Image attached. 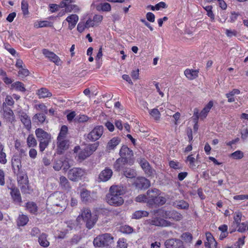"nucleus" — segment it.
<instances>
[{
	"instance_id": "obj_1",
	"label": "nucleus",
	"mask_w": 248,
	"mask_h": 248,
	"mask_svg": "<svg viewBox=\"0 0 248 248\" xmlns=\"http://www.w3.org/2000/svg\"><path fill=\"white\" fill-rule=\"evenodd\" d=\"M124 193L123 187L118 186H112L109 188V192L106 195L107 202L111 205L118 206L124 203V200L121 197Z\"/></svg>"
},
{
	"instance_id": "obj_2",
	"label": "nucleus",
	"mask_w": 248,
	"mask_h": 248,
	"mask_svg": "<svg viewBox=\"0 0 248 248\" xmlns=\"http://www.w3.org/2000/svg\"><path fill=\"white\" fill-rule=\"evenodd\" d=\"M80 217L85 222L86 227L88 229L93 228L97 220L96 216L92 215L91 210L88 208H84L77 219H79Z\"/></svg>"
},
{
	"instance_id": "obj_3",
	"label": "nucleus",
	"mask_w": 248,
	"mask_h": 248,
	"mask_svg": "<svg viewBox=\"0 0 248 248\" xmlns=\"http://www.w3.org/2000/svg\"><path fill=\"white\" fill-rule=\"evenodd\" d=\"M113 239L111 234L106 233L95 237L93 243L95 247H108L113 243Z\"/></svg>"
},
{
	"instance_id": "obj_4",
	"label": "nucleus",
	"mask_w": 248,
	"mask_h": 248,
	"mask_svg": "<svg viewBox=\"0 0 248 248\" xmlns=\"http://www.w3.org/2000/svg\"><path fill=\"white\" fill-rule=\"evenodd\" d=\"M35 135L40 141V150L43 152L48 146L50 141L51 136L41 128H37L35 131Z\"/></svg>"
},
{
	"instance_id": "obj_5",
	"label": "nucleus",
	"mask_w": 248,
	"mask_h": 248,
	"mask_svg": "<svg viewBox=\"0 0 248 248\" xmlns=\"http://www.w3.org/2000/svg\"><path fill=\"white\" fill-rule=\"evenodd\" d=\"M103 132V126H96L87 135V139L90 141H95L101 138Z\"/></svg>"
},
{
	"instance_id": "obj_6",
	"label": "nucleus",
	"mask_w": 248,
	"mask_h": 248,
	"mask_svg": "<svg viewBox=\"0 0 248 248\" xmlns=\"http://www.w3.org/2000/svg\"><path fill=\"white\" fill-rule=\"evenodd\" d=\"M62 196V193L58 192L55 193L49 198V199L52 201L53 206L61 207V209L60 210L61 212L65 209V204L63 201Z\"/></svg>"
},
{
	"instance_id": "obj_7",
	"label": "nucleus",
	"mask_w": 248,
	"mask_h": 248,
	"mask_svg": "<svg viewBox=\"0 0 248 248\" xmlns=\"http://www.w3.org/2000/svg\"><path fill=\"white\" fill-rule=\"evenodd\" d=\"M84 174L85 171L83 170L78 168H75L68 171L67 176L70 180L77 181L81 179Z\"/></svg>"
},
{
	"instance_id": "obj_8",
	"label": "nucleus",
	"mask_w": 248,
	"mask_h": 248,
	"mask_svg": "<svg viewBox=\"0 0 248 248\" xmlns=\"http://www.w3.org/2000/svg\"><path fill=\"white\" fill-rule=\"evenodd\" d=\"M2 108L3 118L5 119L7 122L12 124L15 121V116L13 110L9 107H7L5 103H3Z\"/></svg>"
},
{
	"instance_id": "obj_9",
	"label": "nucleus",
	"mask_w": 248,
	"mask_h": 248,
	"mask_svg": "<svg viewBox=\"0 0 248 248\" xmlns=\"http://www.w3.org/2000/svg\"><path fill=\"white\" fill-rule=\"evenodd\" d=\"M149 223L156 226L169 227L172 225V223L167 220L157 217H153L148 220Z\"/></svg>"
},
{
	"instance_id": "obj_10",
	"label": "nucleus",
	"mask_w": 248,
	"mask_h": 248,
	"mask_svg": "<svg viewBox=\"0 0 248 248\" xmlns=\"http://www.w3.org/2000/svg\"><path fill=\"white\" fill-rule=\"evenodd\" d=\"M42 53L46 58L48 59L49 61L55 63L56 65H59L61 64V59L53 52L45 48L42 50Z\"/></svg>"
},
{
	"instance_id": "obj_11",
	"label": "nucleus",
	"mask_w": 248,
	"mask_h": 248,
	"mask_svg": "<svg viewBox=\"0 0 248 248\" xmlns=\"http://www.w3.org/2000/svg\"><path fill=\"white\" fill-rule=\"evenodd\" d=\"M134 184L138 189H146L150 186V182L145 177L137 178Z\"/></svg>"
},
{
	"instance_id": "obj_12",
	"label": "nucleus",
	"mask_w": 248,
	"mask_h": 248,
	"mask_svg": "<svg viewBox=\"0 0 248 248\" xmlns=\"http://www.w3.org/2000/svg\"><path fill=\"white\" fill-rule=\"evenodd\" d=\"M160 195V190L156 188L148 190L146 193V196L147 199V203L149 205L153 206V203L150 202V201H155L154 200L156 199L157 196H159Z\"/></svg>"
},
{
	"instance_id": "obj_13",
	"label": "nucleus",
	"mask_w": 248,
	"mask_h": 248,
	"mask_svg": "<svg viewBox=\"0 0 248 248\" xmlns=\"http://www.w3.org/2000/svg\"><path fill=\"white\" fill-rule=\"evenodd\" d=\"M68 141L65 139H57V153L58 154H62L64 151L68 148Z\"/></svg>"
},
{
	"instance_id": "obj_14",
	"label": "nucleus",
	"mask_w": 248,
	"mask_h": 248,
	"mask_svg": "<svg viewBox=\"0 0 248 248\" xmlns=\"http://www.w3.org/2000/svg\"><path fill=\"white\" fill-rule=\"evenodd\" d=\"M12 165L14 170V173H16L21 171L22 167L21 162V156L18 155H14L12 158Z\"/></svg>"
},
{
	"instance_id": "obj_15",
	"label": "nucleus",
	"mask_w": 248,
	"mask_h": 248,
	"mask_svg": "<svg viewBox=\"0 0 248 248\" xmlns=\"http://www.w3.org/2000/svg\"><path fill=\"white\" fill-rule=\"evenodd\" d=\"M119 154L121 157L124 159H127V160L133 155V151L130 150L127 146L125 145H123L121 147Z\"/></svg>"
},
{
	"instance_id": "obj_16",
	"label": "nucleus",
	"mask_w": 248,
	"mask_h": 248,
	"mask_svg": "<svg viewBox=\"0 0 248 248\" xmlns=\"http://www.w3.org/2000/svg\"><path fill=\"white\" fill-rule=\"evenodd\" d=\"M140 164L145 173L148 176H151L154 173V170L152 169L148 162L144 159H141L140 161Z\"/></svg>"
},
{
	"instance_id": "obj_17",
	"label": "nucleus",
	"mask_w": 248,
	"mask_h": 248,
	"mask_svg": "<svg viewBox=\"0 0 248 248\" xmlns=\"http://www.w3.org/2000/svg\"><path fill=\"white\" fill-rule=\"evenodd\" d=\"M112 173V171L110 169L106 168L100 172L99 175V179L101 181L106 182L111 178Z\"/></svg>"
},
{
	"instance_id": "obj_18",
	"label": "nucleus",
	"mask_w": 248,
	"mask_h": 248,
	"mask_svg": "<svg viewBox=\"0 0 248 248\" xmlns=\"http://www.w3.org/2000/svg\"><path fill=\"white\" fill-rule=\"evenodd\" d=\"M166 248H178L179 246H183L182 241L178 239H170L165 242Z\"/></svg>"
},
{
	"instance_id": "obj_19",
	"label": "nucleus",
	"mask_w": 248,
	"mask_h": 248,
	"mask_svg": "<svg viewBox=\"0 0 248 248\" xmlns=\"http://www.w3.org/2000/svg\"><path fill=\"white\" fill-rule=\"evenodd\" d=\"M207 241L205 242L204 245L208 248H216L217 243L212 234L207 232L206 233Z\"/></svg>"
},
{
	"instance_id": "obj_20",
	"label": "nucleus",
	"mask_w": 248,
	"mask_h": 248,
	"mask_svg": "<svg viewBox=\"0 0 248 248\" xmlns=\"http://www.w3.org/2000/svg\"><path fill=\"white\" fill-rule=\"evenodd\" d=\"M19 117L26 128L30 129L31 128V121L30 117L24 112H19Z\"/></svg>"
},
{
	"instance_id": "obj_21",
	"label": "nucleus",
	"mask_w": 248,
	"mask_h": 248,
	"mask_svg": "<svg viewBox=\"0 0 248 248\" xmlns=\"http://www.w3.org/2000/svg\"><path fill=\"white\" fill-rule=\"evenodd\" d=\"M80 197L81 201L85 203L91 202L93 200L90 191L85 188L81 190Z\"/></svg>"
},
{
	"instance_id": "obj_22",
	"label": "nucleus",
	"mask_w": 248,
	"mask_h": 248,
	"mask_svg": "<svg viewBox=\"0 0 248 248\" xmlns=\"http://www.w3.org/2000/svg\"><path fill=\"white\" fill-rule=\"evenodd\" d=\"M10 194L13 200L15 202L19 203L21 202V197L20 193L19 190L16 187H12L11 188Z\"/></svg>"
},
{
	"instance_id": "obj_23",
	"label": "nucleus",
	"mask_w": 248,
	"mask_h": 248,
	"mask_svg": "<svg viewBox=\"0 0 248 248\" xmlns=\"http://www.w3.org/2000/svg\"><path fill=\"white\" fill-rule=\"evenodd\" d=\"M15 173L16 174L17 180L19 185L29 183L28 177L25 172L21 170Z\"/></svg>"
},
{
	"instance_id": "obj_24",
	"label": "nucleus",
	"mask_w": 248,
	"mask_h": 248,
	"mask_svg": "<svg viewBox=\"0 0 248 248\" xmlns=\"http://www.w3.org/2000/svg\"><path fill=\"white\" fill-rule=\"evenodd\" d=\"M66 20L69 23L68 29L71 30L77 24L78 20V17L77 15H71L66 18Z\"/></svg>"
},
{
	"instance_id": "obj_25",
	"label": "nucleus",
	"mask_w": 248,
	"mask_h": 248,
	"mask_svg": "<svg viewBox=\"0 0 248 248\" xmlns=\"http://www.w3.org/2000/svg\"><path fill=\"white\" fill-rule=\"evenodd\" d=\"M121 140L118 137H114L108 143L106 148L107 150L110 151L114 150L115 148L120 143Z\"/></svg>"
},
{
	"instance_id": "obj_26",
	"label": "nucleus",
	"mask_w": 248,
	"mask_h": 248,
	"mask_svg": "<svg viewBox=\"0 0 248 248\" xmlns=\"http://www.w3.org/2000/svg\"><path fill=\"white\" fill-rule=\"evenodd\" d=\"M128 160L127 159H124L122 157H120L117 159L114 164V168L117 171H119L123 168H124L125 164H127Z\"/></svg>"
},
{
	"instance_id": "obj_27",
	"label": "nucleus",
	"mask_w": 248,
	"mask_h": 248,
	"mask_svg": "<svg viewBox=\"0 0 248 248\" xmlns=\"http://www.w3.org/2000/svg\"><path fill=\"white\" fill-rule=\"evenodd\" d=\"M199 71L197 70L187 69L185 71V75L189 80L195 79L198 76Z\"/></svg>"
},
{
	"instance_id": "obj_28",
	"label": "nucleus",
	"mask_w": 248,
	"mask_h": 248,
	"mask_svg": "<svg viewBox=\"0 0 248 248\" xmlns=\"http://www.w3.org/2000/svg\"><path fill=\"white\" fill-rule=\"evenodd\" d=\"M213 106V102L210 101L200 113V118L201 119H204L207 116L208 113Z\"/></svg>"
},
{
	"instance_id": "obj_29",
	"label": "nucleus",
	"mask_w": 248,
	"mask_h": 248,
	"mask_svg": "<svg viewBox=\"0 0 248 248\" xmlns=\"http://www.w3.org/2000/svg\"><path fill=\"white\" fill-rule=\"evenodd\" d=\"M60 185L63 189L69 190L71 188L70 183L68 179L63 176H62L60 177Z\"/></svg>"
},
{
	"instance_id": "obj_30",
	"label": "nucleus",
	"mask_w": 248,
	"mask_h": 248,
	"mask_svg": "<svg viewBox=\"0 0 248 248\" xmlns=\"http://www.w3.org/2000/svg\"><path fill=\"white\" fill-rule=\"evenodd\" d=\"M47 234L43 233H42L38 238V242L39 244L44 248H46L49 246V242L47 240Z\"/></svg>"
},
{
	"instance_id": "obj_31",
	"label": "nucleus",
	"mask_w": 248,
	"mask_h": 248,
	"mask_svg": "<svg viewBox=\"0 0 248 248\" xmlns=\"http://www.w3.org/2000/svg\"><path fill=\"white\" fill-rule=\"evenodd\" d=\"M37 93L39 98L49 97L52 96V93L47 89L44 88L38 90Z\"/></svg>"
},
{
	"instance_id": "obj_32",
	"label": "nucleus",
	"mask_w": 248,
	"mask_h": 248,
	"mask_svg": "<svg viewBox=\"0 0 248 248\" xmlns=\"http://www.w3.org/2000/svg\"><path fill=\"white\" fill-rule=\"evenodd\" d=\"M29 221L28 217L24 215H19L17 220V225L18 226H24Z\"/></svg>"
},
{
	"instance_id": "obj_33",
	"label": "nucleus",
	"mask_w": 248,
	"mask_h": 248,
	"mask_svg": "<svg viewBox=\"0 0 248 248\" xmlns=\"http://www.w3.org/2000/svg\"><path fill=\"white\" fill-rule=\"evenodd\" d=\"M11 87L13 89H15L16 91H20L21 92H25L26 89L24 87V85L23 83L19 81H16L13 83L11 85Z\"/></svg>"
},
{
	"instance_id": "obj_34",
	"label": "nucleus",
	"mask_w": 248,
	"mask_h": 248,
	"mask_svg": "<svg viewBox=\"0 0 248 248\" xmlns=\"http://www.w3.org/2000/svg\"><path fill=\"white\" fill-rule=\"evenodd\" d=\"M155 201H151L150 202L153 203V205H162L166 202V199L165 197L162 196H157V197L154 200Z\"/></svg>"
},
{
	"instance_id": "obj_35",
	"label": "nucleus",
	"mask_w": 248,
	"mask_h": 248,
	"mask_svg": "<svg viewBox=\"0 0 248 248\" xmlns=\"http://www.w3.org/2000/svg\"><path fill=\"white\" fill-rule=\"evenodd\" d=\"M173 205L177 208L186 209L188 208V204L183 200L176 201L174 202Z\"/></svg>"
},
{
	"instance_id": "obj_36",
	"label": "nucleus",
	"mask_w": 248,
	"mask_h": 248,
	"mask_svg": "<svg viewBox=\"0 0 248 248\" xmlns=\"http://www.w3.org/2000/svg\"><path fill=\"white\" fill-rule=\"evenodd\" d=\"M169 217L176 221H180L183 218V216L176 211H172L169 212Z\"/></svg>"
},
{
	"instance_id": "obj_37",
	"label": "nucleus",
	"mask_w": 248,
	"mask_h": 248,
	"mask_svg": "<svg viewBox=\"0 0 248 248\" xmlns=\"http://www.w3.org/2000/svg\"><path fill=\"white\" fill-rule=\"evenodd\" d=\"M6 155L4 152V146L0 142V163L5 164L7 162Z\"/></svg>"
},
{
	"instance_id": "obj_38",
	"label": "nucleus",
	"mask_w": 248,
	"mask_h": 248,
	"mask_svg": "<svg viewBox=\"0 0 248 248\" xmlns=\"http://www.w3.org/2000/svg\"><path fill=\"white\" fill-rule=\"evenodd\" d=\"M124 175L127 178H133L136 176V172L133 169L126 168L124 171Z\"/></svg>"
},
{
	"instance_id": "obj_39",
	"label": "nucleus",
	"mask_w": 248,
	"mask_h": 248,
	"mask_svg": "<svg viewBox=\"0 0 248 248\" xmlns=\"http://www.w3.org/2000/svg\"><path fill=\"white\" fill-rule=\"evenodd\" d=\"M149 213L146 211H137L132 216V218L135 219H140L142 217H147Z\"/></svg>"
},
{
	"instance_id": "obj_40",
	"label": "nucleus",
	"mask_w": 248,
	"mask_h": 248,
	"mask_svg": "<svg viewBox=\"0 0 248 248\" xmlns=\"http://www.w3.org/2000/svg\"><path fill=\"white\" fill-rule=\"evenodd\" d=\"M27 143L29 147H33L37 145V141L33 135H29L27 139Z\"/></svg>"
},
{
	"instance_id": "obj_41",
	"label": "nucleus",
	"mask_w": 248,
	"mask_h": 248,
	"mask_svg": "<svg viewBox=\"0 0 248 248\" xmlns=\"http://www.w3.org/2000/svg\"><path fill=\"white\" fill-rule=\"evenodd\" d=\"M97 10H102L103 11H109L111 10L110 5L107 2L101 3L96 7Z\"/></svg>"
},
{
	"instance_id": "obj_42",
	"label": "nucleus",
	"mask_w": 248,
	"mask_h": 248,
	"mask_svg": "<svg viewBox=\"0 0 248 248\" xmlns=\"http://www.w3.org/2000/svg\"><path fill=\"white\" fill-rule=\"evenodd\" d=\"M26 207L28 210L32 214H35L37 211V207L36 204L33 202H28Z\"/></svg>"
},
{
	"instance_id": "obj_43",
	"label": "nucleus",
	"mask_w": 248,
	"mask_h": 248,
	"mask_svg": "<svg viewBox=\"0 0 248 248\" xmlns=\"http://www.w3.org/2000/svg\"><path fill=\"white\" fill-rule=\"evenodd\" d=\"M68 128L66 125H63L62 126L59 134L58 136L57 139L58 140L60 139H64L67 134Z\"/></svg>"
},
{
	"instance_id": "obj_44",
	"label": "nucleus",
	"mask_w": 248,
	"mask_h": 248,
	"mask_svg": "<svg viewBox=\"0 0 248 248\" xmlns=\"http://www.w3.org/2000/svg\"><path fill=\"white\" fill-rule=\"evenodd\" d=\"M98 142H95L93 144L89 145L85 148L86 150H88V152L91 155L94 151H96L98 146Z\"/></svg>"
},
{
	"instance_id": "obj_45",
	"label": "nucleus",
	"mask_w": 248,
	"mask_h": 248,
	"mask_svg": "<svg viewBox=\"0 0 248 248\" xmlns=\"http://www.w3.org/2000/svg\"><path fill=\"white\" fill-rule=\"evenodd\" d=\"M29 4L27 0H22L21 2V10L24 15L29 14Z\"/></svg>"
},
{
	"instance_id": "obj_46",
	"label": "nucleus",
	"mask_w": 248,
	"mask_h": 248,
	"mask_svg": "<svg viewBox=\"0 0 248 248\" xmlns=\"http://www.w3.org/2000/svg\"><path fill=\"white\" fill-rule=\"evenodd\" d=\"M19 186L22 193H30L32 191L29 186V183H25V184H21Z\"/></svg>"
},
{
	"instance_id": "obj_47",
	"label": "nucleus",
	"mask_w": 248,
	"mask_h": 248,
	"mask_svg": "<svg viewBox=\"0 0 248 248\" xmlns=\"http://www.w3.org/2000/svg\"><path fill=\"white\" fill-rule=\"evenodd\" d=\"M186 161L189 162V166L192 169H195L197 168L196 163V159L194 157H192L191 155H188L187 157Z\"/></svg>"
},
{
	"instance_id": "obj_48",
	"label": "nucleus",
	"mask_w": 248,
	"mask_h": 248,
	"mask_svg": "<svg viewBox=\"0 0 248 248\" xmlns=\"http://www.w3.org/2000/svg\"><path fill=\"white\" fill-rule=\"evenodd\" d=\"M89 156H90V155L88 152V150H86V148H85L79 153L78 158L79 159L83 160L85 159Z\"/></svg>"
},
{
	"instance_id": "obj_49",
	"label": "nucleus",
	"mask_w": 248,
	"mask_h": 248,
	"mask_svg": "<svg viewBox=\"0 0 248 248\" xmlns=\"http://www.w3.org/2000/svg\"><path fill=\"white\" fill-rule=\"evenodd\" d=\"M46 119V116L44 114L38 113L36 114L33 117V119H37L38 122L41 124H43L45 122Z\"/></svg>"
},
{
	"instance_id": "obj_50",
	"label": "nucleus",
	"mask_w": 248,
	"mask_h": 248,
	"mask_svg": "<svg viewBox=\"0 0 248 248\" xmlns=\"http://www.w3.org/2000/svg\"><path fill=\"white\" fill-rule=\"evenodd\" d=\"M150 114L155 120H158L160 119V113L157 108L152 109L150 111Z\"/></svg>"
},
{
	"instance_id": "obj_51",
	"label": "nucleus",
	"mask_w": 248,
	"mask_h": 248,
	"mask_svg": "<svg viewBox=\"0 0 248 248\" xmlns=\"http://www.w3.org/2000/svg\"><path fill=\"white\" fill-rule=\"evenodd\" d=\"M18 73L19 76L24 77L28 76L29 75L30 72L24 66L19 69Z\"/></svg>"
},
{
	"instance_id": "obj_52",
	"label": "nucleus",
	"mask_w": 248,
	"mask_h": 248,
	"mask_svg": "<svg viewBox=\"0 0 248 248\" xmlns=\"http://www.w3.org/2000/svg\"><path fill=\"white\" fill-rule=\"evenodd\" d=\"M243 156V153L241 151H236L231 154V157L235 159H241Z\"/></svg>"
},
{
	"instance_id": "obj_53",
	"label": "nucleus",
	"mask_w": 248,
	"mask_h": 248,
	"mask_svg": "<svg viewBox=\"0 0 248 248\" xmlns=\"http://www.w3.org/2000/svg\"><path fill=\"white\" fill-rule=\"evenodd\" d=\"M63 163L62 162V158L59 160H57L55 161L53 168L55 170L59 171L62 167Z\"/></svg>"
},
{
	"instance_id": "obj_54",
	"label": "nucleus",
	"mask_w": 248,
	"mask_h": 248,
	"mask_svg": "<svg viewBox=\"0 0 248 248\" xmlns=\"http://www.w3.org/2000/svg\"><path fill=\"white\" fill-rule=\"evenodd\" d=\"M89 118L85 115H79L77 116L75 120L79 123L86 122L88 121Z\"/></svg>"
},
{
	"instance_id": "obj_55",
	"label": "nucleus",
	"mask_w": 248,
	"mask_h": 248,
	"mask_svg": "<svg viewBox=\"0 0 248 248\" xmlns=\"http://www.w3.org/2000/svg\"><path fill=\"white\" fill-rule=\"evenodd\" d=\"M117 246L120 248H126L127 244L126 240L124 238H120L117 242Z\"/></svg>"
},
{
	"instance_id": "obj_56",
	"label": "nucleus",
	"mask_w": 248,
	"mask_h": 248,
	"mask_svg": "<svg viewBox=\"0 0 248 248\" xmlns=\"http://www.w3.org/2000/svg\"><path fill=\"white\" fill-rule=\"evenodd\" d=\"M50 23L47 21H42L39 22L38 24L34 25V27L39 28L45 27H48L49 26Z\"/></svg>"
},
{
	"instance_id": "obj_57",
	"label": "nucleus",
	"mask_w": 248,
	"mask_h": 248,
	"mask_svg": "<svg viewBox=\"0 0 248 248\" xmlns=\"http://www.w3.org/2000/svg\"><path fill=\"white\" fill-rule=\"evenodd\" d=\"M4 48L13 56L15 55L16 51L8 44H4Z\"/></svg>"
},
{
	"instance_id": "obj_58",
	"label": "nucleus",
	"mask_w": 248,
	"mask_h": 248,
	"mask_svg": "<svg viewBox=\"0 0 248 248\" xmlns=\"http://www.w3.org/2000/svg\"><path fill=\"white\" fill-rule=\"evenodd\" d=\"M238 229L237 231L240 232H243L246 230L247 224L245 222L239 223V224L236 225Z\"/></svg>"
},
{
	"instance_id": "obj_59",
	"label": "nucleus",
	"mask_w": 248,
	"mask_h": 248,
	"mask_svg": "<svg viewBox=\"0 0 248 248\" xmlns=\"http://www.w3.org/2000/svg\"><path fill=\"white\" fill-rule=\"evenodd\" d=\"M135 201L137 202H147V199L146 195H140L135 198Z\"/></svg>"
},
{
	"instance_id": "obj_60",
	"label": "nucleus",
	"mask_w": 248,
	"mask_h": 248,
	"mask_svg": "<svg viewBox=\"0 0 248 248\" xmlns=\"http://www.w3.org/2000/svg\"><path fill=\"white\" fill-rule=\"evenodd\" d=\"M78 7L76 5H72L70 4L67 8H65V12H70L72 11H74V12H77L78 11Z\"/></svg>"
},
{
	"instance_id": "obj_61",
	"label": "nucleus",
	"mask_w": 248,
	"mask_h": 248,
	"mask_svg": "<svg viewBox=\"0 0 248 248\" xmlns=\"http://www.w3.org/2000/svg\"><path fill=\"white\" fill-rule=\"evenodd\" d=\"M204 9L207 13L208 16L212 19H214V15L212 11V7L211 6H206Z\"/></svg>"
},
{
	"instance_id": "obj_62",
	"label": "nucleus",
	"mask_w": 248,
	"mask_h": 248,
	"mask_svg": "<svg viewBox=\"0 0 248 248\" xmlns=\"http://www.w3.org/2000/svg\"><path fill=\"white\" fill-rule=\"evenodd\" d=\"M81 239V237L78 235H75L73 236V237L71 239V245H74V244H77L78 242Z\"/></svg>"
},
{
	"instance_id": "obj_63",
	"label": "nucleus",
	"mask_w": 248,
	"mask_h": 248,
	"mask_svg": "<svg viewBox=\"0 0 248 248\" xmlns=\"http://www.w3.org/2000/svg\"><path fill=\"white\" fill-rule=\"evenodd\" d=\"M4 103L6 105L13 106L14 104V101L12 96L8 95L5 98V102Z\"/></svg>"
},
{
	"instance_id": "obj_64",
	"label": "nucleus",
	"mask_w": 248,
	"mask_h": 248,
	"mask_svg": "<svg viewBox=\"0 0 248 248\" xmlns=\"http://www.w3.org/2000/svg\"><path fill=\"white\" fill-rule=\"evenodd\" d=\"M85 28H87L86 24L83 22H79L77 26V30L79 32H82L84 31Z\"/></svg>"
}]
</instances>
